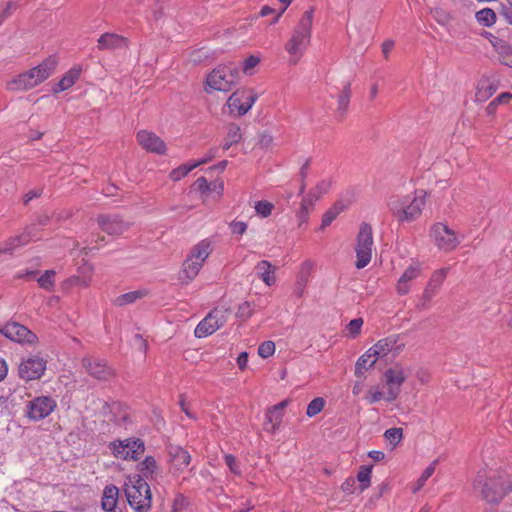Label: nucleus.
Listing matches in <instances>:
<instances>
[{
  "label": "nucleus",
  "mask_w": 512,
  "mask_h": 512,
  "mask_svg": "<svg viewBox=\"0 0 512 512\" xmlns=\"http://www.w3.org/2000/svg\"><path fill=\"white\" fill-rule=\"evenodd\" d=\"M473 489L487 503L497 504L511 491L512 482L500 472L481 471L473 482Z\"/></svg>",
  "instance_id": "obj_1"
},
{
  "label": "nucleus",
  "mask_w": 512,
  "mask_h": 512,
  "mask_svg": "<svg viewBox=\"0 0 512 512\" xmlns=\"http://www.w3.org/2000/svg\"><path fill=\"white\" fill-rule=\"evenodd\" d=\"M314 8L305 11L294 27L290 39L285 44L289 54V64L296 65L308 49L311 42Z\"/></svg>",
  "instance_id": "obj_2"
},
{
  "label": "nucleus",
  "mask_w": 512,
  "mask_h": 512,
  "mask_svg": "<svg viewBox=\"0 0 512 512\" xmlns=\"http://www.w3.org/2000/svg\"><path fill=\"white\" fill-rule=\"evenodd\" d=\"M425 200L426 192L424 190H417L409 195L390 196L387 206L399 222H412L421 215Z\"/></svg>",
  "instance_id": "obj_3"
},
{
  "label": "nucleus",
  "mask_w": 512,
  "mask_h": 512,
  "mask_svg": "<svg viewBox=\"0 0 512 512\" xmlns=\"http://www.w3.org/2000/svg\"><path fill=\"white\" fill-rule=\"evenodd\" d=\"M125 496L135 512H149L152 506V493L149 484L140 476H129L125 482Z\"/></svg>",
  "instance_id": "obj_4"
},
{
  "label": "nucleus",
  "mask_w": 512,
  "mask_h": 512,
  "mask_svg": "<svg viewBox=\"0 0 512 512\" xmlns=\"http://www.w3.org/2000/svg\"><path fill=\"white\" fill-rule=\"evenodd\" d=\"M56 64V59L49 57L38 66L18 75L15 79L9 82V89L28 90L37 86L53 73Z\"/></svg>",
  "instance_id": "obj_5"
},
{
  "label": "nucleus",
  "mask_w": 512,
  "mask_h": 512,
  "mask_svg": "<svg viewBox=\"0 0 512 512\" xmlns=\"http://www.w3.org/2000/svg\"><path fill=\"white\" fill-rule=\"evenodd\" d=\"M238 78L239 70L236 65H219L208 74L205 90L207 92H210V90L229 91L236 85Z\"/></svg>",
  "instance_id": "obj_6"
},
{
  "label": "nucleus",
  "mask_w": 512,
  "mask_h": 512,
  "mask_svg": "<svg viewBox=\"0 0 512 512\" xmlns=\"http://www.w3.org/2000/svg\"><path fill=\"white\" fill-rule=\"evenodd\" d=\"M373 231L372 227L368 223H362L359 227V231L356 237V263L355 266L358 269L366 267L372 258L373 252Z\"/></svg>",
  "instance_id": "obj_7"
},
{
  "label": "nucleus",
  "mask_w": 512,
  "mask_h": 512,
  "mask_svg": "<svg viewBox=\"0 0 512 512\" xmlns=\"http://www.w3.org/2000/svg\"><path fill=\"white\" fill-rule=\"evenodd\" d=\"M47 366V360L42 356L29 355L21 359L18 366V376L24 381H33L40 379Z\"/></svg>",
  "instance_id": "obj_8"
},
{
  "label": "nucleus",
  "mask_w": 512,
  "mask_h": 512,
  "mask_svg": "<svg viewBox=\"0 0 512 512\" xmlns=\"http://www.w3.org/2000/svg\"><path fill=\"white\" fill-rule=\"evenodd\" d=\"M112 454L122 460H137L144 452V443L138 438L117 440L109 445Z\"/></svg>",
  "instance_id": "obj_9"
},
{
  "label": "nucleus",
  "mask_w": 512,
  "mask_h": 512,
  "mask_svg": "<svg viewBox=\"0 0 512 512\" xmlns=\"http://www.w3.org/2000/svg\"><path fill=\"white\" fill-rule=\"evenodd\" d=\"M57 407V402L50 396H38L30 400L26 406V416L33 421L48 417Z\"/></svg>",
  "instance_id": "obj_10"
},
{
  "label": "nucleus",
  "mask_w": 512,
  "mask_h": 512,
  "mask_svg": "<svg viewBox=\"0 0 512 512\" xmlns=\"http://www.w3.org/2000/svg\"><path fill=\"white\" fill-rule=\"evenodd\" d=\"M0 334L19 344H35L37 336L27 327L17 322H8L0 328Z\"/></svg>",
  "instance_id": "obj_11"
},
{
  "label": "nucleus",
  "mask_w": 512,
  "mask_h": 512,
  "mask_svg": "<svg viewBox=\"0 0 512 512\" xmlns=\"http://www.w3.org/2000/svg\"><path fill=\"white\" fill-rule=\"evenodd\" d=\"M227 321L225 312L219 309L211 311L196 326L194 334L197 338L207 337L220 329Z\"/></svg>",
  "instance_id": "obj_12"
},
{
  "label": "nucleus",
  "mask_w": 512,
  "mask_h": 512,
  "mask_svg": "<svg viewBox=\"0 0 512 512\" xmlns=\"http://www.w3.org/2000/svg\"><path fill=\"white\" fill-rule=\"evenodd\" d=\"M257 97V94L252 91L239 89L228 98L227 106L231 113L242 116L252 108Z\"/></svg>",
  "instance_id": "obj_13"
},
{
  "label": "nucleus",
  "mask_w": 512,
  "mask_h": 512,
  "mask_svg": "<svg viewBox=\"0 0 512 512\" xmlns=\"http://www.w3.org/2000/svg\"><path fill=\"white\" fill-rule=\"evenodd\" d=\"M432 232L436 246L445 252L454 250L461 241L455 231L443 223L435 224Z\"/></svg>",
  "instance_id": "obj_14"
},
{
  "label": "nucleus",
  "mask_w": 512,
  "mask_h": 512,
  "mask_svg": "<svg viewBox=\"0 0 512 512\" xmlns=\"http://www.w3.org/2000/svg\"><path fill=\"white\" fill-rule=\"evenodd\" d=\"M384 377L386 385L388 386L385 400L394 401L400 393V387L405 382L407 374L403 367L396 365L387 369L384 373Z\"/></svg>",
  "instance_id": "obj_15"
},
{
  "label": "nucleus",
  "mask_w": 512,
  "mask_h": 512,
  "mask_svg": "<svg viewBox=\"0 0 512 512\" xmlns=\"http://www.w3.org/2000/svg\"><path fill=\"white\" fill-rule=\"evenodd\" d=\"M82 363L86 372L98 380H108L113 376V371L102 360L85 357Z\"/></svg>",
  "instance_id": "obj_16"
},
{
  "label": "nucleus",
  "mask_w": 512,
  "mask_h": 512,
  "mask_svg": "<svg viewBox=\"0 0 512 512\" xmlns=\"http://www.w3.org/2000/svg\"><path fill=\"white\" fill-rule=\"evenodd\" d=\"M137 141L139 145L146 151L163 154L165 152V143L154 133L146 130L137 133Z\"/></svg>",
  "instance_id": "obj_17"
},
{
  "label": "nucleus",
  "mask_w": 512,
  "mask_h": 512,
  "mask_svg": "<svg viewBox=\"0 0 512 512\" xmlns=\"http://www.w3.org/2000/svg\"><path fill=\"white\" fill-rule=\"evenodd\" d=\"M98 224L102 231L109 235H121L129 228V224L118 216H100Z\"/></svg>",
  "instance_id": "obj_18"
},
{
  "label": "nucleus",
  "mask_w": 512,
  "mask_h": 512,
  "mask_svg": "<svg viewBox=\"0 0 512 512\" xmlns=\"http://www.w3.org/2000/svg\"><path fill=\"white\" fill-rule=\"evenodd\" d=\"M288 401L284 400L274 406H272L266 412V420L264 423V429L268 432L274 433L280 426L283 419V410L287 406Z\"/></svg>",
  "instance_id": "obj_19"
},
{
  "label": "nucleus",
  "mask_w": 512,
  "mask_h": 512,
  "mask_svg": "<svg viewBox=\"0 0 512 512\" xmlns=\"http://www.w3.org/2000/svg\"><path fill=\"white\" fill-rule=\"evenodd\" d=\"M35 230L36 227L33 225L28 227L22 235L10 238L0 247V255L4 253H11L16 248L34 240L36 238V234L34 233Z\"/></svg>",
  "instance_id": "obj_20"
},
{
  "label": "nucleus",
  "mask_w": 512,
  "mask_h": 512,
  "mask_svg": "<svg viewBox=\"0 0 512 512\" xmlns=\"http://www.w3.org/2000/svg\"><path fill=\"white\" fill-rule=\"evenodd\" d=\"M371 348L378 358H382L390 353L392 354V357H395L399 353L401 346L397 344L396 336H389L379 340Z\"/></svg>",
  "instance_id": "obj_21"
},
{
  "label": "nucleus",
  "mask_w": 512,
  "mask_h": 512,
  "mask_svg": "<svg viewBox=\"0 0 512 512\" xmlns=\"http://www.w3.org/2000/svg\"><path fill=\"white\" fill-rule=\"evenodd\" d=\"M213 251V242L209 238H205L201 241H199L197 244H195L188 256L192 258L193 260L199 262L200 264L204 265L205 261L209 257V255Z\"/></svg>",
  "instance_id": "obj_22"
},
{
  "label": "nucleus",
  "mask_w": 512,
  "mask_h": 512,
  "mask_svg": "<svg viewBox=\"0 0 512 512\" xmlns=\"http://www.w3.org/2000/svg\"><path fill=\"white\" fill-rule=\"evenodd\" d=\"M55 274L56 272L54 270H46L44 274L36 277V271H26L25 273L18 272L15 277L19 279L24 277L35 279L41 288L50 291L55 284Z\"/></svg>",
  "instance_id": "obj_23"
},
{
  "label": "nucleus",
  "mask_w": 512,
  "mask_h": 512,
  "mask_svg": "<svg viewBox=\"0 0 512 512\" xmlns=\"http://www.w3.org/2000/svg\"><path fill=\"white\" fill-rule=\"evenodd\" d=\"M127 47V40L117 34L105 33L98 39V48L100 50H115Z\"/></svg>",
  "instance_id": "obj_24"
},
{
  "label": "nucleus",
  "mask_w": 512,
  "mask_h": 512,
  "mask_svg": "<svg viewBox=\"0 0 512 512\" xmlns=\"http://www.w3.org/2000/svg\"><path fill=\"white\" fill-rule=\"evenodd\" d=\"M170 457L172 468L176 472H182L191 462L190 454L181 447H172L170 450Z\"/></svg>",
  "instance_id": "obj_25"
},
{
  "label": "nucleus",
  "mask_w": 512,
  "mask_h": 512,
  "mask_svg": "<svg viewBox=\"0 0 512 512\" xmlns=\"http://www.w3.org/2000/svg\"><path fill=\"white\" fill-rule=\"evenodd\" d=\"M257 276L267 285L272 286L276 282V268L267 260L258 262L255 266Z\"/></svg>",
  "instance_id": "obj_26"
},
{
  "label": "nucleus",
  "mask_w": 512,
  "mask_h": 512,
  "mask_svg": "<svg viewBox=\"0 0 512 512\" xmlns=\"http://www.w3.org/2000/svg\"><path fill=\"white\" fill-rule=\"evenodd\" d=\"M202 267V264L187 256L183 262L179 279L185 283L191 282L199 274Z\"/></svg>",
  "instance_id": "obj_27"
},
{
  "label": "nucleus",
  "mask_w": 512,
  "mask_h": 512,
  "mask_svg": "<svg viewBox=\"0 0 512 512\" xmlns=\"http://www.w3.org/2000/svg\"><path fill=\"white\" fill-rule=\"evenodd\" d=\"M378 357L372 351V348L368 349L362 356L359 357L355 364V375L362 377L365 371L369 370L376 363Z\"/></svg>",
  "instance_id": "obj_28"
},
{
  "label": "nucleus",
  "mask_w": 512,
  "mask_h": 512,
  "mask_svg": "<svg viewBox=\"0 0 512 512\" xmlns=\"http://www.w3.org/2000/svg\"><path fill=\"white\" fill-rule=\"evenodd\" d=\"M119 498V489L113 484L106 485L101 498L103 510H113L116 507Z\"/></svg>",
  "instance_id": "obj_29"
},
{
  "label": "nucleus",
  "mask_w": 512,
  "mask_h": 512,
  "mask_svg": "<svg viewBox=\"0 0 512 512\" xmlns=\"http://www.w3.org/2000/svg\"><path fill=\"white\" fill-rule=\"evenodd\" d=\"M206 163H207V159H200L197 161H193L192 163L182 164L170 172L169 178L175 182L179 181L182 178H184L186 175H188L189 172H191L193 169L197 168L200 165L206 164Z\"/></svg>",
  "instance_id": "obj_30"
},
{
  "label": "nucleus",
  "mask_w": 512,
  "mask_h": 512,
  "mask_svg": "<svg viewBox=\"0 0 512 512\" xmlns=\"http://www.w3.org/2000/svg\"><path fill=\"white\" fill-rule=\"evenodd\" d=\"M496 91V86L489 79H481L477 85L475 93V100L478 102H485Z\"/></svg>",
  "instance_id": "obj_31"
},
{
  "label": "nucleus",
  "mask_w": 512,
  "mask_h": 512,
  "mask_svg": "<svg viewBox=\"0 0 512 512\" xmlns=\"http://www.w3.org/2000/svg\"><path fill=\"white\" fill-rule=\"evenodd\" d=\"M334 181L332 178H325L319 181L310 191L307 198L313 199V202L325 195L332 187Z\"/></svg>",
  "instance_id": "obj_32"
},
{
  "label": "nucleus",
  "mask_w": 512,
  "mask_h": 512,
  "mask_svg": "<svg viewBox=\"0 0 512 512\" xmlns=\"http://www.w3.org/2000/svg\"><path fill=\"white\" fill-rule=\"evenodd\" d=\"M421 274L422 264L419 261H412V263L404 270L399 278L412 286V282L419 278Z\"/></svg>",
  "instance_id": "obj_33"
},
{
  "label": "nucleus",
  "mask_w": 512,
  "mask_h": 512,
  "mask_svg": "<svg viewBox=\"0 0 512 512\" xmlns=\"http://www.w3.org/2000/svg\"><path fill=\"white\" fill-rule=\"evenodd\" d=\"M145 295H146V293L143 290L130 291V292L121 294L118 297H116L113 300V303L116 306L123 307L125 305L134 303L135 301H137L138 299H141Z\"/></svg>",
  "instance_id": "obj_34"
},
{
  "label": "nucleus",
  "mask_w": 512,
  "mask_h": 512,
  "mask_svg": "<svg viewBox=\"0 0 512 512\" xmlns=\"http://www.w3.org/2000/svg\"><path fill=\"white\" fill-rule=\"evenodd\" d=\"M80 75L79 69H71L68 71L62 79L58 82L57 87L54 89L55 92L64 91L73 86Z\"/></svg>",
  "instance_id": "obj_35"
},
{
  "label": "nucleus",
  "mask_w": 512,
  "mask_h": 512,
  "mask_svg": "<svg viewBox=\"0 0 512 512\" xmlns=\"http://www.w3.org/2000/svg\"><path fill=\"white\" fill-rule=\"evenodd\" d=\"M344 209L345 205L342 202H337L328 209L322 217L321 229L329 226Z\"/></svg>",
  "instance_id": "obj_36"
},
{
  "label": "nucleus",
  "mask_w": 512,
  "mask_h": 512,
  "mask_svg": "<svg viewBox=\"0 0 512 512\" xmlns=\"http://www.w3.org/2000/svg\"><path fill=\"white\" fill-rule=\"evenodd\" d=\"M158 465L154 457L147 456L140 464L139 471L146 478H153L157 473Z\"/></svg>",
  "instance_id": "obj_37"
},
{
  "label": "nucleus",
  "mask_w": 512,
  "mask_h": 512,
  "mask_svg": "<svg viewBox=\"0 0 512 512\" xmlns=\"http://www.w3.org/2000/svg\"><path fill=\"white\" fill-rule=\"evenodd\" d=\"M448 271L449 268H441L434 271L426 286L438 292L447 276Z\"/></svg>",
  "instance_id": "obj_38"
},
{
  "label": "nucleus",
  "mask_w": 512,
  "mask_h": 512,
  "mask_svg": "<svg viewBox=\"0 0 512 512\" xmlns=\"http://www.w3.org/2000/svg\"><path fill=\"white\" fill-rule=\"evenodd\" d=\"M313 204H314L313 199L305 197L302 200V202L300 204V208L296 214L299 226H302L304 223H306L308 221L309 212H310L311 208L313 207Z\"/></svg>",
  "instance_id": "obj_39"
},
{
  "label": "nucleus",
  "mask_w": 512,
  "mask_h": 512,
  "mask_svg": "<svg viewBox=\"0 0 512 512\" xmlns=\"http://www.w3.org/2000/svg\"><path fill=\"white\" fill-rule=\"evenodd\" d=\"M438 463V460L433 461L429 466L425 468L421 476L418 478V480L415 482L414 486L412 487L413 493L418 492L426 483V481L433 475L436 469V465Z\"/></svg>",
  "instance_id": "obj_40"
},
{
  "label": "nucleus",
  "mask_w": 512,
  "mask_h": 512,
  "mask_svg": "<svg viewBox=\"0 0 512 512\" xmlns=\"http://www.w3.org/2000/svg\"><path fill=\"white\" fill-rule=\"evenodd\" d=\"M476 20L484 26H492L496 21V14L490 8H484L476 13Z\"/></svg>",
  "instance_id": "obj_41"
},
{
  "label": "nucleus",
  "mask_w": 512,
  "mask_h": 512,
  "mask_svg": "<svg viewBox=\"0 0 512 512\" xmlns=\"http://www.w3.org/2000/svg\"><path fill=\"white\" fill-rule=\"evenodd\" d=\"M438 292L425 286L422 296L416 305L418 310H428L431 306V301Z\"/></svg>",
  "instance_id": "obj_42"
},
{
  "label": "nucleus",
  "mask_w": 512,
  "mask_h": 512,
  "mask_svg": "<svg viewBox=\"0 0 512 512\" xmlns=\"http://www.w3.org/2000/svg\"><path fill=\"white\" fill-rule=\"evenodd\" d=\"M94 272V267L92 264L85 262L78 268V273L81 277V286L88 287L92 281V275Z\"/></svg>",
  "instance_id": "obj_43"
},
{
  "label": "nucleus",
  "mask_w": 512,
  "mask_h": 512,
  "mask_svg": "<svg viewBox=\"0 0 512 512\" xmlns=\"http://www.w3.org/2000/svg\"><path fill=\"white\" fill-rule=\"evenodd\" d=\"M373 466H361L357 474V480L360 482V490L364 491L370 486V479Z\"/></svg>",
  "instance_id": "obj_44"
},
{
  "label": "nucleus",
  "mask_w": 512,
  "mask_h": 512,
  "mask_svg": "<svg viewBox=\"0 0 512 512\" xmlns=\"http://www.w3.org/2000/svg\"><path fill=\"white\" fill-rule=\"evenodd\" d=\"M351 97V83L346 82L343 85V90L338 97V110L345 112L348 108Z\"/></svg>",
  "instance_id": "obj_45"
},
{
  "label": "nucleus",
  "mask_w": 512,
  "mask_h": 512,
  "mask_svg": "<svg viewBox=\"0 0 512 512\" xmlns=\"http://www.w3.org/2000/svg\"><path fill=\"white\" fill-rule=\"evenodd\" d=\"M385 439L393 446H397L403 439L402 428H390L384 432Z\"/></svg>",
  "instance_id": "obj_46"
},
{
  "label": "nucleus",
  "mask_w": 512,
  "mask_h": 512,
  "mask_svg": "<svg viewBox=\"0 0 512 512\" xmlns=\"http://www.w3.org/2000/svg\"><path fill=\"white\" fill-rule=\"evenodd\" d=\"M325 406V399L322 397L314 398L307 406L306 415L308 417H314L319 414Z\"/></svg>",
  "instance_id": "obj_47"
},
{
  "label": "nucleus",
  "mask_w": 512,
  "mask_h": 512,
  "mask_svg": "<svg viewBox=\"0 0 512 512\" xmlns=\"http://www.w3.org/2000/svg\"><path fill=\"white\" fill-rule=\"evenodd\" d=\"M274 205L271 202L260 200L255 202L254 209L261 217H268L273 211Z\"/></svg>",
  "instance_id": "obj_48"
},
{
  "label": "nucleus",
  "mask_w": 512,
  "mask_h": 512,
  "mask_svg": "<svg viewBox=\"0 0 512 512\" xmlns=\"http://www.w3.org/2000/svg\"><path fill=\"white\" fill-rule=\"evenodd\" d=\"M229 141L237 144L242 139L241 129L236 124H230L227 129L226 137Z\"/></svg>",
  "instance_id": "obj_49"
},
{
  "label": "nucleus",
  "mask_w": 512,
  "mask_h": 512,
  "mask_svg": "<svg viewBox=\"0 0 512 512\" xmlns=\"http://www.w3.org/2000/svg\"><path fill=\"white\" fill-rule=\"evenodd\" d=\"M253 314V308L250 302L246 301L239 305L236 316L242 320H246Z\"/></svg>",
  "instance_id": "obj_50"
},
{
  "label": "nucleus",
  "mask_w": 512,
  "mask_h": 512,
  "mask_svg": "<svg viewBox=\"0 0 512 512\" xmlns=\"http://www.w3.org/2000/svg\"><path fill=\"white\" fill-rule=\"evenodd\" d=\"M275 352V344L272 341L263 342L258 348V354L262 358H268Z\"/></svg>",
  "instance_id": "obj_51"
},
{
  "label": "nucleus",
  "mask_w": 512,
  "mask_h": 512,
  "mask_svg": "<svg viewBox=\"0 0 512 512\" xmlns=\"http://www.w3.org/2000/svg\"><path fill=\"white\" fill-rule=\"evenodd\" d=\"M247 223L244 221L233 220L229 223V229L232 234L242 236L247 231Z\"/></svg>",
  "instance_id": "obj_52"
},
{
  "label": "nucleus",
  "mask_w": 512,
  "mask_h": 512,
  "mask_svg": "<svg viewBox=\"0 0 512 512\" xmlns=\"http://www.w3.org/2000/svg\"><path fill=\"white\" fill-rule=\"evenodd\" d=\"M224 460L231 473L234 475H241L240 465L233 455L226 454L224 456Z\"/></svg>",
  "instance_id": "obj_53"
},
{
  "label": "nucleus",
  "mask_w": 512,
  "mask_h": 512,
  "mask_svg": "<svg viewBox=\"0 0 512 512\" xmlns=\"http://www.w3.org/2000/svg\"><path fill=\"white\" fill-rule=\"evenodd\" d=\"M386 394H384L381 390L378 388H371L367 393V400L369 403L373 404L376 402H379L382 399H385Z\"/></svg>",
  "instance_id": "obj_54"
},
{
  "label": "nucleus",
  "mask_w": 512,
  "mask_h": 512,
  "mask_svg": "<svg viewBox=\"0 0 512 512\" xmlns=\"http://www.w3.org/2000/svg\"><path fill=\"white\" fill-rule=\"evenodd\" d=\"M362 325L363 320L361 318L353 319L347 325V331L351 336L355 337L359 334Z\"/></svg>",
  "instance_id": "obj_55"
},
{
  "label": "nucleus",
  "mask_w": 512,
  "mask_h": 512,
  "mask_svg": "<svg viewBox=\"0 0 512 512\" xmlns=\"http://www.w3.org/2000/svg\"><path fill=\"white\" fill-rule=\"evenodd\" d=\"M411 287L412 286L410 284L406 283V281L399 278L396 282L395 290L399 296H404L410 293Z\"/></svg>",
  "instance_id": "obj_56"
},
{
  "label": "nucleus",
  "mask_w": 512,
  "mask_h": 512,
  "mask_svg": "<svg viewBox=\"0 0 512 512\" xmlns=\"http://www.w3.org/2000/svg\"><path fill=\"white\" fill-rule=\"evenodd\" d=\"M194 186L196 187V189L198 191H200L201 193H207L209 192V190L211 189V185H210V182L207 181V179L205 177H200L198 178L195 183H194Z\"/></svg>",
  "instance_id": "obj_57"
},
{
  "label": "nucleus",
  "mask_w": 512,
  "mask_h": 512,
  "mask_svg": "<svg viewBox=\"0 0 512 512\" xmlns=\"http://www.w3.org/2000/svg\"><path fill=\"white\" fill-rule=\"evenodd\" d=\"M15 10L16 4L12 1L7 2L0 14V23H2L6 18H8Z\"/></svg>",
  "instance_id": "obj_58"
},
{
  "label": "nucleus",
  "mask_w": 512,
  "mask_h": 512,
  "mask_svg": "<svg viewBox=\"0 0 512 512\" xmlns=\"http://www.w3.org/2000/svg\"><path fill=\"white\" fill-rule=\"evenodd\" d=\"M260 59L256 56H250L248 57L243 64V71L245 73H248L251 69L256 67L259 63Z\"/></svg>",
  "instance_id": "obj_59"
},
{
  "label": "nucleus",
  "mask_w": 512,
  "mask_h": 512,
  "mask_svg": "<svg viewBox=\"0 0 512 512\" xmlns=\"http://www.w3.org/2000/svg\"><path fill=\"white\" fill-rule=\"evenodd\" d=\"M506 3L503 4V15L506 20L512 24V0H505Z\"/></svg>",
  "instance_id": "obj_60"
},
{
  "label": "nucleus",
  "mask_w": 512,
  "mask_h": 512,
  "mask_svg": "<svg viewBox=\"0 0 512 512\" xmlns=\"http://www.w3.org/2000/svg\"><path fill=\"white\" fill-rule=\"evenodd\" d=\"M41 194H42V189H34V190L27 192L24 195V203L25 204L29 203L34 198L41 196Z\"/></svg>",
  "instance_id": "obj_61"
},
{
  "label": "nucleus",
  "mask_w": 512,
  "mask_h": 512,
  "mask_svg": "<svg viewBox=\"0 0 512 512\" xmlns=\"http://www.w3.org/2000/svg\"><path fill=\"white\" fill-rule=\"evenodd\" d=\"M211 189L209 192H216L219 196L222 195L224 190V183L222 181H213L210 182Z\"/></svg>",
  "instance_id": "obj_62"
},
{
  "label": "nucleus",
  "mask_w": 512,
  "mask_h": 512,
  "mask_svg": "<svg viewBox=\"0 0 512 512\" xmlns=\"http://www.w3.org/2000/svg\"><path fill=\"white\" fill-rule=\"evenodd\" d=\"M273 142V138L270 134L268 133H263L260 135V138H259V144L262 146V147H269Z\"/></svg>",
  "instance_id": "obj_63"
},
{
  "label": "nucleus",
  "mask_w": 512,
  "mask_h": 512,
  "mask_svg": "<svg viewBox=\"0 0 512 512\" xmlns=\"http://www.w3.org/2000/svg\"><path fill=\"white\" fill-rule=\"evenodd\" d=\"M248 363V354L246 352H242L237 357V365L239 369L244 370L247 367Z\"/></svg>",
  "instance_id": "obj_64"
}]
</instances>
